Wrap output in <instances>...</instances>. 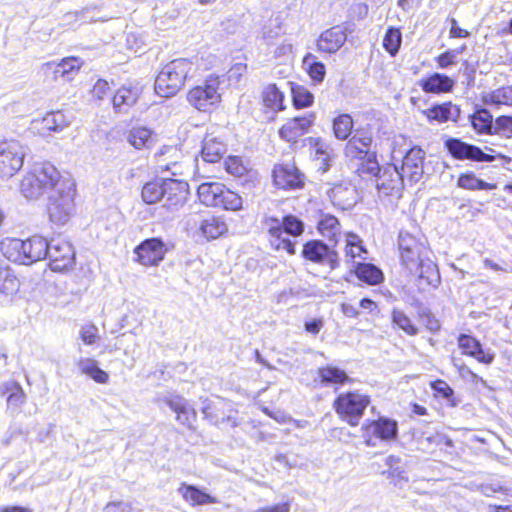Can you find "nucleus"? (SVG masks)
I'll return each instance as SVG.
<instances>
[{
  "label": "nucleus",
  "mask_w": 512,
  "mask_h": 512,
  "mask_svg": "<svg viewBox=\"0 0 512 512\" xmlns=\"http://www.w3.org/2000/svg\"><path fill=\"white\" fill-rule=\"evenodd\" d=\"M189 185L186 181L166 178L163 191V206L170 211L180 209L188 199Z\"/></svg>",
  "instance_id": "14"
},
{
  "label": "nucleus",
  "mask_w": 512,
  "mask_h": 512,
  "mask_svg": "<svg viewBox=\"0 0 512 512\" xmlns=\"http://www.w3.org/2000/svg\"><path fill=\"white\" fill-rule=\"evenodd\" d=\"M315 121V114L308 113L304 116L294 117L288 120L279 130L282 139L288 142H295L299 137L306 134Z\"/></svg>",
  "instance_id": "18"
},
{
  "label": "nucleus",
  "mask_w": 512,
  "mask_h": 512,
  "mask_svg": "<svg viewBox=\"0 0 512 512\" xmlns=\"http://www.w3.org/2000/svg\"><path fill=\"white\" fill-rule=\"evenodd\" d=\"M373 142L371 133L365 129H357L345 146V155L352 159H364L370 154Z\"/></svg>",
  "instance_id": "17"
},
{
  "label": "nucleus",
  "mask_w": 512,
  "mask_h": 512,
  "mask_svg": "<svg viewBox=\"0 0 512 512\" xmlns=\"http://www.w3.org/2000/svg\"><path fill=\"white\" fill-rule=\"evenodd\" d=\"M458 346L463 350L464 354L474 357L480 363L489 365L494 361L495 355L490 352H484L481 343L473 336L460 334Z\"/></svg>",
  "instance_id": "24"
},
{
  "label": "nucleus",
  "mask_w": 512,
  "mask_h": 512,
  "mask_svg": "<svg viewBox=\"0 0 512 512\" xmlns=\"http://www.w3.org/2000/svg\"><path fill=\"white\" fill-rule=\"evenodd\" d=\"M166 252L167 247L160 238L146 239L135 249L138 261L145 266L158 265Z\"/></svg>",
  "instance_id": "15"
},
{
  "label": "nucleus",
  "mask_w": 512,
  "mask_h": 512,
  "mask_svg": "<svg viewBox=\"0 0 512 512\" xmlns=\"http://www.w3.org/2000/svg\"><path fill=\"white\" fill-rule=\"evenodd\" d=\"M201 412L204 418L209 420L212 424H219L224 421V417L219 414V408L216 403L209 399H205L202 402Z\"/></svg>",
  "instance_id": "54"
},
{
  "label": "nucleus",
  "mask_w": 512,
  "mask_h": 512,
  "mask_svg": "<svg viewBox=\"0 0 512 512\" xmlns=\"http://www.w3.org/2000/svg\"><path fill=\"white\" fill-rule=\"evenodd\" d=\"M103 512H142V510L135 509L130 503L111 502L105 506Z\"/></svg>",
  "instance_id": "61"
},
{
  "label": "nucleus",
  "mask_w": 512,
  "mask_h": 512,
  "mask_svg": "<svg viewBox=\"0 0 512 512\" xmlns=\"http://www.w3.org/2000/svg\"><path fill=\"white\" fill-rule=\"evenodd\" d=\"M370 400L358 392L341 393L334 401V409L351 426H357Z\"/></svg>",
  "instance_id": "7"
},
{
  "label": "nucleus",
  "mask_w": 512,
  "mask_h": 512,
  "mask_svg": "<svg viewBox=\"0 0 512 512\" xmlns=\"http://www.w3.org/2000/svg\"><path fill=\"white\" fill-rule=\"evenodd\" d=\"M219 78L210 76L203 86L191 89L187 94L188 102L199 111H208L220 102Z\"/></svg>",
  "instance_id": "10"
},
{
  "label": "nucleus",
  "mask_w": 512,
  "mask_h": 512,
  "mask_svg": "<svg viewBox=\"0 0 512 512\" xmlns=\"http://www.w3.org/2000/svg\"><path fill=\"white\" fill-rule=\"evenodd\" d=\"M483 99L486 104L512 106V86L498 88L485 95Z\"/></svg>",
  "instance_id": "45"
},
{
  "label": "nucleus",
  "mask_w": 512,
  "mask_h": 512,
  "mask_svg": "<svg viewBox=\"0 0 512 512\" xmlns=\"http://www.w3.org/2000/svg\"><path fill=\"white\" fill-rule=\"evenodd\" d=\"M11 390L7 398L9 407L19 408L26 401V394L18 382H9Z\"/></svg>",
  "instance_id": "55"
},
{
  "label": "nucleus",
  "mask_w": 512,
  "mask_h": 512,
  "mask_svg": "<svg viewBox=\"0 0 512 512\" xmlns=\"http://www.w3.org/2000/svg\"><path fill=\"white\" fill-rule=\"evenodd\" d=\"M69 124L68 119L62 111L47 113L41 120L42 128L48 131H62Z\"/></svg>",
  "instance_id": "43"
},
{
  "label": "nucleus",
  "mask_w": 512,
  "mask_h": 512,
  "mask_svg": "<svg viewBox=\"0 0 512 512\" xmlns=\"http://www.w3.org/2000/svg\"><path fill=\"white\" fill-rule=\"evenodd\" d=\"M329 196L333 204L343 210L352 208L358 200L356 187L348 182L335 184L331 188Z\"/></svg>",
  "instance_id": "21"
},
{
  "label": "nucleus",
  "mask_w": 512,
  "mask_h": 512,
  "mask_svg": "<svg viewBox=\"0 0 512 512\" xmlns=\"http://www.w3.org/2000/svg\"><path fill=\"white\" fill-rule=\"evenodd\" d=\"M225 165H226L227 172L234 176H241L246 171V168L241 163V161L238 157H229L225 161Z\"/></svg>",
  "instance_id": "60"
},
{
  "label": "nucleus",
  "mask_w": 512,
  "mask_h": 512,
  "mask_svg": "<svg viewBox=\"0 0 512 512\" xmlns=\"http://www.w3.org/2000/svg\"><path fill=\"white\" fill-rule=\"evenodd\" d=\"M270 234V245L275 250H285L290 255L295 254V243L283 237V234L298 237L304 232V223L294 215H286L279 220L270 217L266 220Z\"/></svg>",
  "instance_id": "4"
},
{
  "label": "nucleus",
  "mask_w": 512,
  "mask_h": 512,
  "mask_svg": "<svg viewBox=\"0 0 512 512\" xmlns=\"http://www.w3.org/2000/svg\"><path fill=\"white\" fill-rule=\"evenodd\" d=\"M404 178L395 165L388 166L382 170L379 178H377L376 187L386 193L399 190L403 185Z\"/></svg>",
  "instance_id": "28"
},
{
  "label": "nucleus",
  "mask_w": 512,
  "mask_h": 512,
  "mask_svg": "<svg viewBox=\"0 0 512 512\" xmlns=\"http://www.w3.org/2000/svg\"><path fill=\"white\" fill-rule=\"evenodd\" d=\"M282 34V19L279 15L270 19L269 23L264 25L261 30V38L268 41L276 39Z\"/></svg>",
  "instance_id": "53"
},
{
  "label": "nucleus",
  "mask_w": 512,
  "mask_h": 512,
  "mask_svg": "<svg viewBox=\"0 0 512 512\" xmlns=\"http://www.w3.org/2000/svg\"><path fill=\"white\" fill-rule=\"evenodd\" d=\"M363 438L368 447H376L378 441L389 442L397 438L398 424L395 420L380 417L362 427Z\"/></svg>",
  "instance_id": "11"
},
{
  "label": "nucleus",
  "mask_w": 512,
  "mask_h": 512,
  "mask_svg": "<svg viewBox=\"0 0 512 512\" xmlns=\"http://www.w3.org/2000/svg\"><path fill=\"white\" fill-rule=\"evenodd\" d=\"M302 256L313 263L327 266L330 270H335L340 265L337 251L321 240L307 241L303 246Z\"/></svg>",
  "instance_id": "12"
},
{
  "label": "nucleus",
  "mask_w": 512,
  "mask_h": 512,
  "mask_svg": "<svg viewBox=\"0 0 512 512\" xmlns=\"http://www.w3.org/2000/svg\"><path fill=\"white\" fill-rule=\"evenodd\" d=\"M166 178L147 182L141 192L142 199L147 204H154L163 198Z\"/></svg>",
  "instance_id": "41"
},
{
  "label": "nucleus",
  "mask_w": 512,
  "mask_h": 512,
  "mask_svg": "<svg viewBox=\"0 0 512 512\" xmlns=\"http://www.w3.org/2000/svg\"><path fill=\"white\" fill-rule=\"evenodd\" d=\"M274 183L281 189H297L303 186V175L293 165L276 166L273 170Z\"/></svg>",
  "instance_id": "19"
},
{
  "label": "nucleus",
  "mask_w": 512,
  "mask_h": 512,
  "mask_svg": "<svg viewBox=\"0 0 512 512\" xmlns=\"http://www.w3.org/2000/svg\"><path fill=\"white\" fill-rule=\"evenodd\" d=\"M363 254H367L366 248L362 245L360 237L354 233L346 234L345 257L347 262H351L353 268L357 264L356 258L366 259Z\"/></svg>",
  "instance_id": "35"
},
{
  "label": "nucleus",
  "mask_w": 512,
  "mask_h": 512,
  "mask_svg": "<svg viewBox=\"0 0 512 512\" xmlns=\"http://www.w3.org/2000/svg\"><path fill=\"white\" fill-rule=\"evenodd\" d=\"M361 161L362 162L360 163V165L357 168V172L359 173V175L361 177H363L365 175H369V176H377L379 178V175L381 174L382 170L377 161L375 152H371Z\"/></svg>",
  "instance_id": "50"
},
{
  "label": "nucleus",
  "mask_w": 512,
  "mask_h": 512,
  "mask_svg": "<svg viewBox=\"0 0 512 512\" xmlns=\"http://www.w3.org/2000/svg\"><path fill=\"white\" fill-rule=\"evenodd\" d=\"M391 319L393 324H395L399 329L403 330L406 334L410 336H415L418 334V328L412 323L411 319L402 310L394 308L391 313Z\"/></svg>",
  "instance_id": "47"
},
{
  "label": "nucleus",
  "mask_w": 512,
  "mask_h": 512,
  "mask_svg": "<svg viewBox=\"0 0 512 512\" xmlns=\"http://www.w3.org/2000/svg\"><path fill=\"white\" fill-rule=\"evenodd\" d=\"M293 104L296 108H305L313 104V94L303 86L292 88Z\"/></svg>",
  "instance_id": "52"
},
{
  "label": "nucleus",
  "mask_w": 512,
  "mask_h": 512,
  "mask_svg": "<svg viewBox=\"0 0 512 512\" xmlns=\"http://www.w3.org/2000/svg\"><path fill=\"white\" fill-rule=\"evenodd\" d=\"M128 142L136 149L148 148L153 142L152 133L145 127L133 128L128 134Z\"/></svg>",
  "instance_id": "44"
},
{
  "label": "nucleus",
  "mask_w": 512,
  "mask_h": 512,
  "mask_svg": "<svg viewBox=\"0 0 512 512\" xmlns=\"http://www.w3.org/2000/svg\"><path fill=\"white\" fill-rule=\"evenodd\" d=\"M411 273L418 275L420 281L427 285L437 287L440 284V274L437 265L426 256L421 260Z\"/></svg>",
  "instance_id": "30"
},
{
  "label": "nucleus",
  "mask_w": 512,
  "mask_h": 512,
  "mask_svg": "<svg viewBox=\"0 0 512 512\" xmlns=\"http://www.w3.org/2000/svg\"><path fill=\"white\" fill-rule=\"evenodd\" d=\"M347 35L341 26H334L322 32L317 40V49L324 53L337 52L346 42Z\"/></svg>",
  "instance_id": "20"
},
{
  "label": "nucleus",
  "mask_w": 512,
  "mask_h": 512,
  "mask_svg": "<svg viewBox=\"0 0 512 512\" xmlns=\"http://www.w3.org/2000/svg\"><path fill=\"white\" fill-rule=\"evenodd\" d=\"M402 43V33L400 29L389 27L383 38V47L391 55L395 56Z\"/></svg>",
  "instance_id": "46"
},
{
  "label": "nucleus",
  "mask_w": 512,
  "mask_h": 512,
  "mask_svg": "<svg viewBox=\"0 0 512 512\" xmlns=\"http://www.w3.org/2000/svg\"><path fill=\"white\" fill-rule=\"evenodd\" d=\"M457 186L461 189L476 191V190H494L497 188L495 183H488L478 178L474 172H466L459 175Z\"/></svg>",
  "instance_id": "34"
},
{
  "label": "nucleus",
  "mask_w": 512,
  "mask_h": 512,
  "mask_svg": "<svg viewBox=\"0 0 512 512\" xmlns=\"http://www.w3.org/2000/svg\"><path fill=\"white\" fill-rule=\"evenodd\" d=\"M140 90L137 87L122 86L113 96L112 103L118 112H127L138 100Z\"/></svg>",
  "instance_id": "31"
},
{
  "label": "nucleus",
  "mask_w": 512,
  "mask_h": 512,
  "mask_svg": "<svg viewBox=\"0 0 512 512\" xmlns=\"http://www.w3.org/2000/svg\"><path fill=\"white\" fill-rule=\"evenodd\" d=\"M339 220L331 214H323L318 222L317 229L319 233L329 241L337 243V236L340 234Z\"/></svg>",
  "instance_id": "36"
},
{
  "label": "nucleus",
  "mask_w": 512,
  "mask_h": 512,
  "mask_svg": "<svg viewBox=\"0 0 512 512\" xmlns=\"http://www.w3.org/2000/svg\"><path fill=\"white\" fill-rule=\"evenodd\" d=\"M75 183L72 180L60 182L57 190L49 195L48 215L52 223L66 224L74 212Z\"/></svg>",
  "instance_id": "5"
},
{
  "label": "nucleus",
  "mask_w": 512,
  "mask_h": 512,
  "mask_svg": "<svg viewBox=\"0 0 512 512\" xmlns=\"http://www.w3.org/2000/svg\"><path fill=\"white\" fill-rule=\"evenodd\" d=\"M354 272L359 280L369 285H377L384 278L382 271L371 263H357Z\"/></svg>",
  "instance_id": "33"
},
{
  "label": "nucleus",
  "mask_w": 512,
  "mask_h": 512,
  "mask_svg": "<svg viewBox=\"0 0 512 512\" xmlns=\"http://www.w3.org/2000/svg\"><path fill=\"white\" fill-rule=\"evenodd\" d=\"M417 84L425 93L443 94L453 90L455 81L445 74L435 72L420 79Z\"/></svg>",
  "instance_id": "23"
},
{
  "label": "nucleus",
  "mask_w": 512,
  "mask_h": 512,
  "mask_svg": "<svg viewBox=\"0 0 512 512\" xmlns=\"http://www.w3.org/2000/svg\"><path fill=\"white\" fill-rule=\"evenodd\" d=\"M193 64L185 58L174 59L162 67L155 80V92L161 97L176 95L187 79Z\"/></svg>",
  "instance_id": "3"
},
{
  "label": "nucleus",
  "mask_w": 512,
  "mask_h": 512,
  "mask_svg": "<svg viewBox=\"0 0 512 512\" xmlns=\"http://www.w3.org/2000/svg\"><path fill=\"white\" fill-rule=\"evenodd\" d=\"M423 114L430 122H456L460 117V108L451 102H445L442 104L433 105L432 107L424 110Z\"/></svg>",
  "instance_id": "25"
},
{
  "label": "nucleus",
  "mask_w": 512,
  "mask_h": 512,
  "mask_svg": "<svg viewBox=\"0 0 512 512\" xmlns=\"http://www.w3.org/2000/svg\"><path fill=\"white\" fill-rule=\"evenodd\" d=\"M353 129V119L349 114H341L333 121V130L336 138L346 140Z\"/></svg>",
  "instance_id": "48"
},
{
  "label": "nucleus",
  "mask_w": 512,
  "mask_h": 512,
  "mask_svg": "<svg viewBox=\"0 0 512 512\" xmlns=\"http://www.w3.org/2000/svg\"><path fill=\"white\" fill-rule=\"evenodd\" d=\"M43 75L47 78H51L54 81L62 79L64 81L65 70H62L60 63L46 62L41 66Z\"/></svg>",
  "instance_id": "58"
},
{
  "label": "nucleus",
  "mask_w": 512,
  "mask_h": 512,
  "mask_svg": "<svg viewBox=\"0 0 512 512\" xmlns=\"http://www.w3.org/2000/svg\"><path fill=\"white\" fill-rule=\"evenodd\" d=\"M223 185L219 182H205L199 185L197 195L202 204L210 207H217Z\"/></svg>",
  "instance_id": "32"
},
{
  "label": "nucleus",
  "mask_w": 512,
  "mask_h": 512,
  "mask_svg": "<svg viewBox=\"0 0 512 512\" xmlns=\"http://www.w3.org/2000/svg\"><path fill=\"white\" fill-rule=\"evenodd\" d=\"M47 248L48 241L38 235L27 240L6 238L1 242V251L8 260L25 265L45 259Z\"/></svg>",
  "instance_id": "2"
},
{
  "label": "nucleus",
  "mask_w": 512,
  "mask_h": 512,
  "mask_svg": "<svg viewBox=\"0 0 512 512\" xmlns=\"http://www.w3.org/2000/svg\"><path fill=\"white\" fill-rule=\"evenodd\" d=\"M77 366L81 373L90 376L97 383L105 384L109 380L108 374L98 367V363L94 359L81 358L77 362Z\"/></svg>",
  "instance_id": "37"
},
{
  "label": "nucleus",
  "mask_w": 512,
  "mask_h": 512,
  "mask_svg": "<svg viewBox=\"0 0 512 512\" xmlns=\"http://www.w3.org/2000/svg\"><path fill=\"white\" fill-rule=\"evenodd\" d=\"M425 155L420 147H413L405 154L400 171L411 183H417L422 178Z\"/></svg>",
  "instance_id": "16"
},
{
  "label": "nucleus",
  "mask_w": 512,
  "mask_h": 512,
  "mask_svg": "<svg viewBox=\"0 0 512 512\" xmlns=\"http://www.w3.org/2000/svg\"><path fill=\"white\" fill-rule=\"evenodd\" d=\"M398 246L402 264L409 271H413L417 264L428 256L426 247L409 233L400 232Z\"/></svg>",
  "instance_id": "13"
},
{
  "label": "nucleus",
  "mask_w": 512,
  "mask_h": 512,
  "mask_svg": "<svg viewBox=\"0 0 512 512\" xmlns=\"http://www.w3.org/2000/svg\"><path fill=\"white\" fill-rule=\"evenodd\" d=\"M471 124L478 133L492 134L493 117L487 109H480L471 116Z\"/></svg>",
  "instance_id": "42"
},
{
  "label": "nucleus",
  "mask_w": 512,
  "mask_h": 512,
  "mask_svg": "<svg viewBox=\"0 0 512 512\" xmlns=\"http://www.w3.org/2000/svg\"><path fill=\"white\" fill-rule=\"evenodd\" d=\"M303 67L310 76V78L316 82L321 83L326 75L325 65L318 61L317 57L312 53H307L302 61Z\"/></svg>",
  "instance_id": "39"
},
{
  "label": "nucleus",
  "mask_w": 512,
  "mask_h": 512,
  "mask_svg": "<svg viewBox=\"0 0 512 512\" xmlns=\"http://www.w3.org/2000/svg\"><path fill=\"white\" fill-rule=\"evenodd\" d=\"M19 281L8 267L0 266V292L12 294L18 290Z\"/></svg>",
  "instance_id": "51"
},
{
  "label": "nucleus",
  "mask_w": 512,
  "mask_h": 512,
  "mask_svg": "<svg viewBox=\"0 0 512 512\" xmlns=\"http://www.w3.org/2000/svg\"><path fill=\"white\" fill-rule=\"evenodd\" d=\"M52 271L64 272L75 265V251L70 242L62 238L48 241L47 256Z\"/></svg>",
  "instance_id": "8"
},
{
  "label": "nucleus",
  "mask_w": 512,
  "mask_h": 512,
  "mask_svg": "<svg viewBox=\"0 0 512 512\" xmlns=\"http://www.w3.org/2000/svg\"><path fill=\"white\" fill-rule=\"evenodd\" d=\"M62 66V70H65L64 73V81H71L74 79L75 75L79 71L81 67V62L78 58L75 57H69L63 59L61 62H59Z\"/></svg>",
  "instance_id": "57"
},
{
  "label": "nucleus",
  "mask_w": 512,
  "mask_h": 512,
  "mask_svg": "<svg viewBox=\"0 0 512 512\" xmlns=\"http://www.w3.org/2000/svg\"><path fill=\"white\" fill-rule=\"evenodd\" d=\"M262 100L264 106L271 109L274 112L281 111L284 109V95L275 84H270L263 90Z\"/></svg>",
  "instance_id": "40"
},
{
  "label": "nucleus",
  "mask_w": 512,
  "mask_h": 512,
  "mask_svg": "<svg viewBox=\"0 0 512 512\" xmlns=\"http://www.w3.org/2000/svg\"><path fill=\"white\" fill-rule=\"evenodd\" d=\"M59 171L48 162L35 163L20 183L21 194L29 200H37L44 194L57 190L60 182H67Z\"/></svg>",
  "instance_id": "1"
},
{
  "label": "nucleus",
  "mask_w": 512,
  "mask_h": 512,
  "mask_svg": "<svg viewBox=\"0 0 512 512\" xmlns=\"http://www.w3.org/2000/svg\"><path fill=\"white\" fill-rule=\"evenodd\" d=\"M389 477L393 480L394 485L402 488L408 482V476L406 471L400 466L388 470Z\"/></svg>",
  "instance_id": "62"
},
{
  "label": "nucleus",
  "mask_w": 512,
  "mask_h": 512,
  "mask_svg": "<svg viewBox=\"0 0 512 512\" xmlns=\"http://www.w3.org/2000/svg\"><path fill=\"white\" fill-rule=\"evenodd\" d=\"M217 207L231 211L240 210L242 208V198L223 185V191L221 192L219 205Z\"/></svg>",
  "instance_id": "49"
},
{
  "label": "nucleus",
  "mask_w": 512,
  "mask_h": 512,
  "mask_svg": "<svg viewBox=\"0 0 512 512\" xmlns=\"http://www.w3.org/2000/svg\"><path fill=\"white\" fill-rule=\"evenodd\" d=\"M80 338L87 345L96 343L98 339V328L93 324L82 326L80 329Z\"/></svg>",
  "instance_id": "59"
},
{
  "label": "nucleus",
  "mask_w": 512,
  "mask_h": 512,
  "mask_svg": "<svg viewBox=\"0 0 512 512\" xmlns=\"http://www.w3.org/2000/svg\"><path fill=\"white\" fill-rule=\"evenodd\" d=\"M492 134L504 136L505 138L512 137V116H499L495 119L493 124Z\"/></svg>",
  "instance_id": "56"
},
{
  "label": "nucleus",
  "mask_w": 512,
  "mask_h": 512,
  "mask_svg": "<svg viewBox=\"0 0 512 512\" xmlns=\"http://www.w3.org/2000/svg\"><path fill=\"white\" fill-rule=\"evenodd\" d=\"M29 148L15 139L0 142V177L11 178L24 164Z\"/></svg>",
  "instance_id": "6"
},
{
  "label": "nucleus",
  "mask_w": 512,
  "mask_h": 512,
  "mask_svg": "<svg viewBox=\"0 0 512 512\" xmlns=\"http://www.w3.org/2000/svg\"><path fill=\"white\" fill-rule=\"evenodd\" d=\"M432 388L448 401H451L454 396L453 389L443 380L435 381L432 384Z\"/></svg>",
  "instance_id": "63"
},
{
  "label": "nucleus",
  "mask_w": 512,
  "mask_h": 512,
  "mask_svg": "<svg viewBox=\"0 0 512 512\" xmlns=\"http://www.w3.org/2000/svg\"><path fill=\"white\" fill-rule=\"evenodd\" d=\"M318 377L320 378L322 386H338L346 383H352L353 379L347 373L334 365H326L318 368Z\"/></svg>",
  "instance_id": "29"
},
{
  "label": "nucleus",
  "mask_w": 512,
  "mask_h": 512,
  "mask_svg": "<svg viewBox=\"0 0 512 512\" xmlns=\"http://www.w3.org/2000/svg\"><path fill=\"white\" fill-rule=\"evenodd\" d=\"M445 147L451 156L457 160H470L473 162H492L496 156L490 154L495 152L491 147L485 146L486 153L480 147L466 143L458 138H449L445 141Z\"/></svg>",
  "instance_id": "9"
},
{
  "label": "nucleus",
  "mask_w": 512,
  "mask_h": 512,
  "mask_svg": "<svg viewBox=\"0 0 512 512\" xmlns=\"http://www.w3.org/2000/svg\"><path fill=\"white\" fill-rule=\"evenodd\" d=\"M459 376L462 379H464L466 381H469V382H471L473 384H479L480 383L483 386L487 385L486 380H484L482 377H480L479 375L474 373L468 366L460 367Z\"/></svg>",
  "instance_id": "64"
},
{
  "label": "nucleus",
  "mask_w": 512,
  "mask_h": 512,
  "mask_svg": "<svg viewBox=\"0 0 512 512\" xmlns=\"http://www.w3.org/2000/svg\"><path fill=\"white\" fill-rule=\"evenodd\" d=\"M196 223L199 233L207 240L217 239L227 231L226 223L216 216L200 217Z\"/></svg>",
  "instance_id": "27"
},
{
  "label": "nucleus",
  "mask_w": 512,
  "mask_h": 512,
  "mask_svg": "<svg viewBox=\"0 0 512 512\" xmlns=\"http://www.w3.org/2000/svg\"><path fill=\"white\" fill-rule=\"evenodd\" d=\"M226 152L227 146L219 137L213 136L212 134H208L204 137L201 156L205 162H219Z\"/></svg>",
  "instance_id": "26"
},
{
  "label": "nucleus",
  "mask_w": 512,
  "mask_h": 512,
  "mask_svg": "<svg viewBox=\"0 0 512 512\" xmlns=\"http://www.w3.org/2000/svg\"><path fill=\"white\" fill-rule=\"evenodd\" d=\"M178 492L182 495L185 501L189 502L191 505H204L216 502L214 497L199 490L195 486L182 485L178 489Z\"/></svg>",
  "instance_id": "38"
},
{
  "label": "nucleus",
  "mask_w": 512,
  "mask_h": 512,
  "mask_svg": "<svg viewBox=\"0 0 512 512\" xmlns=\"http://www.w3.org/2000/svg\"><path fill=\"white\" fill-rule=\"evenodd\" d=\"M165 404L177 414V421L189 428L196 420V411L182 396L175 395L163 400Z\"/></svg>",
  "instance_id": "22"
}]
</instances>
